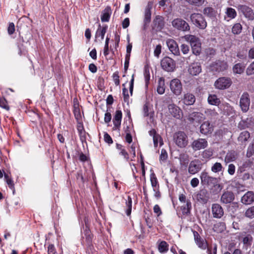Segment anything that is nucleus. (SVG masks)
<instances>
[{"label": "nucleus", "instance_id": "0e129e2a", "mask_svg": "<svg viewBox=\"0 0 254 254\" xmlns=\"http://www.w3.org/2000/svg\"><path fill=\"white\" fill-rule=\"evenodd\" d=\"M254 154V148L253 145H250L248 148L246 153V156L248 158L251 157Z\"/></svg>", "mask_w": 254, "mask_h": 254}, {"label": "nucleus", "instance_id": "c85d7f7f", "mask_svg": "<svg viewBox=\"0 0 254 254\" xmlns=\"http://www.w3.org/2000/svg\"><path fill=\"white\" fill-rule=\"evenodd\" d=\"M112 14V10L110 6H107L102 12L101 20L103 22H108Z\"/></svg>", "mask_w": 254, "mask_h": 254}, {"label": "nucleus", "instance_id": "6e6552de", "mask_svg": "<svg viewBox=\"0 0 254 254\" xmlns=\"http://www.w3.org/2000/svg\"><path fill=\"white\" fill-rule=\"evenodd\" d=\"M83 235L84 236L82 237L83 240L82 243L83 244L85 243L87 248L89 250H92L93 249V246L92 244L93 235L91 234V232L88 226H86L85 227Z\"/></svg>", "mask_w": 254, "mask_h": 254}, {"label": "nucleus", "instance_id": "3c124183", "mask_svg": "<svg viewBox=\"0 0 254 254\" xmlns=\"http://www.w3.org/2000/svg\"><path fill=\"white\" fill-rule=\"evenodd\" d=\"M186 1L190 5L198 7L202 5L204 2V0H186Z\"/></svg>", "mask_w": 254, "mask_h": 254}, {"label": "nucleus", "instance_id": "7c9ffc66", "mask_svg": "<svg viewBox=\"0 0 254 254\" xmlns=\"http://www.w3.org/2000/svg\"><path fill=\"white\" fill-rule=\"evenodd\" d=\"M108 28V25L106 24L103 25L102 26H101V24H99L97 30L96 32V37H100L101 40H103L104 38L105 34L107 32Z\"/></svg>", "mask_w": 254, "mask_h": 254}, {"label": "nucleus", "instance_id": "393cba45", "mask_svg": "<svg viewBox=\"0 0 254 254\" xmlns=\"http://www.w3.org/2000/svg\"><path fill=\"white\" fill-rule=\"evenodd\" d=\"M246 68V64L243 63H238L235 64L232 67V71L234 74H242Z\"/></svg>", "mask_w": 254, "mask_h": 254}, {"label": "nucleus", "instance_id": "cd10ccee", "mask_svg": "<svg viewBox=\"0 0 254 254\" xmlns=\"http://www.w3.org/2000/svg\"><path fill=\"white\" fill-rule=\"evenodd\" d=\"M153 23L157 30H161L165 25L164 18L160 15L156 16L153 20Z\"/></svg>", "mask_w": 254, "mask_h": 254}, {"label": "nucleus", "instance_id": "39448f33", "mask_svg": "<svg viewBox=\"0 0 254 254\" xmlns=\"http://www.w3.org/2000/svg\"><path fill=\"white\" fill-rule=\"evenodd\" d=\"M232 84V79L228 77H221L214 82V86L219 90H225L229 88Z\"/></svg>", "mask_w": 254, "mask_h": 254}, {"label": "nucleus", "instance_id": "5701e85b", "mask_svg": "<svg viewBox=\"0 0 254 254\" xmlns=\"http://www.w3.org/2000/svg\"><path fill=\"white\" fill-rule=\"evenodd\" d=\"M122 119V112L121 110H117L114 116L113 122L114 124L113 129H119L121 127Z\"/></svg>", "mask_w": 254, "mask_h": 254}, {"label": "nucleus", "instance_id": "dca6fc26", "mask_svg": "<svg viewBox=\"0 0 254 254\" xmlns=\"http://www.w3.org/2000/svg\"><path fill=\"white\" fill-rule=\"evenodd\" d=\"M205 119L204 115L198 112H193L188 116V120L192 123H200Z\"/></svg>", "mask_w": 254, "mask_h": 254}, {"label": "nucleus", "instance_id": "f03ea898", "mask_svg": "<svg viewBox=\"0 0 254 254\" xmlns=\"http://www.w3.org/2000/svg\"><path fill=\"white\" fill-rule=\"evenodd\" d=\"M187 41L190 43L192 53L199 55L201 51V43L198 38L192 35H187L185 36Z\"/></svg>", "mask_w": 254, "mask_h": 254}, {"label": "nucleus", "instance_id": "680f3d73", "mask_svg": "<svg viewBox=\"0 0 254 254\" xmlns=\"http://www.w3.org/2000/svg\"><path fill=\"white\" fill-rule=\"evenodd\" d=\"M181 51L184 55L188 54L190 51V47L188 45L182 44L180 47Z\"/></svg>", "mask_w": 254, "mask_h": 254}, {"label": "nucleus", "instance_id": "603ef678", "mask_svg": "<svg viewBox=\"0 0 254 254\" xmlns=\"http://www.w3.org/2000/svg\"><path fill=\"white\" fill-rule=\"evenodd\" d=\"M246 73L248 76L254 74V61L247 67Z\"/></svg>", "mask_w": 254, "mask_h": 254}, {"label": "nucleus", "instance_id": "bb28decb", "mask_svg": "<svg viewBox=\"0 0 254 254\" xmlns=\"http://www.w3.org/2000/svg\"><path fill=\"white\" fill-rule=\"evenodd\" d=\"M212 130V126L208 121L204 122L200 127V132L205 135L211 133Z\"/></svg>", "mask_w": 254, "mask_h": 254}, {"label": "nucleus", "instance_id": "a18cd8bd", "mask_svg": "<svg viewBox=\"0 0 254 254\" xmlns=\"http://www.w3.org/2000/svg\"><path fill=\"white\" fill-rule=\"evenodd\" d=\"M4 178L6 179V182L9 188L12 190L13 193H14L15 192V190L14 184L13 183V180L9 178L8 175L6 174H4Z\"/></svg>", "mask_w": 254, "mask_h": 254}, {"label": "nucleus", "instance_id": "0eeeda50", "mask_svg": "<svg viewBox=\"0 0 254 254\" xmlns=\"http://www.w3.org/2000/svg\"><path fill=\"white\" fill-rule=\"evenodd\" d=\"M162 68L168 72L173 71L176 67L175 62L171 58L165 57L161 61Z\"/></svg>", "mask_w": 254, "mask_h": 254}, {"label": "nucleus", "instance_id": "20e7f679", "mask_svg": "<svg viewBox=\"0 0 254 254\" xmlns=\"http://www.w3.org/2000/svg\"><path fill=\"white\" fill-rule=\"evenodd\" d=\"M173 139L180 148H185L188 144V137L184 131H179L174 133Z\"/></svg>", "mask_w": 254, "mask_h": 254}, {"label": "nucleus", "instance_id": "864d4df0", "mask_svg": "<svg viewBox=\"0 0 254 254\" xmlns=\"http://www.w3.org/2000/svg\"><path fill=\"white\" fill-rule=\"evenodd\" d=\"M123 95L124 97V102L126 103L127 105H128L129 97L128 95V90L126 87L123 88Z\"/></svg>", "mask_w": 254, "mask_h": 254}, {"label": "nucleus", "instance_id": "9d476101", "mask_svg": "<svg viewBox=\"0 0 254 254\" xmlns=\"http://www.w3.org/2000/svg\"><path fill=\"white\" fill-rule=\"evenodd\" d=\"M250 105V98L248 92H244L240 100V106L242 111L246 113L249 110Z\"/></svg>", "mask_w": 254, "mask_h": 254}, {"label": "nucleus", "instance_id": "c03bdc74", "mask_svg": "<svg viewBox=\"0 0 254 254\" xmlns=\"http://www.w3.org/2000/svg\"><path fill=\"white\" fill-rule=\"evenodd\" d=\"M245 217L250 219L254 218V205L249 207L245 212Z\"/></svg>", "mask_w": 254, "mask_h": 254}, {"label": "nucleus", "instance_id": "37998d69", "mask_svg": "<svg viewBox=\"0 0 254 254\" xmlns=\"http://www.w3.org/2000/svg\"><path fill=\"white\" fill-rule=\"evenodd\" d=\"M226 229V225L224 222H219L214 225V230L217 232H222Z\"/></svg>", "mask_w": 254, "mask_h": 254}, {"label": "nucleus", "instance_id": "a19ab883", "mask_svg": "<svg viewBox=\"0 0 254 254\" xmlns=\"http://www.w3.org/2000/svg\"><path fill=\"white\" fill-rule=\"evenodd\" d=\"M144 80L145 82V86L147 88L148 83L149 82L150 80V72H149V68L147 66H145L144 68Z\"/></svg>", "mask_w": 254, "mask_h": 254}, {"label": "nucleus", "instance_id": "b1692460", "mask_svg": "<svg viewBox=\"0 0 254 254\" xmlns=\"http://www.w3.org/2000/svg\"><path fill=\"white\" fill-rule=\"evenodd\" d=\"M152 8L151 5L148 3L145 8L144 11V16L143 19L144 28H145L151 21V11Z\"/></svg>", "mask_w": 254, "mask_h": 254}, {"label": "nucleus", "instance_id": "1a4fd4ad", "mask_svg": "<svg viewBox=\"0 0 254 254\" xmlns=\"http://www.w3.org/2000/svg\"><path fill=\"white\" fill-rule=\"evenodd\" d=\"M228 64L225 61L217 60L213 62L210 65V68L212 71L222 72L227 69Z\"/></svg>", "mask_w": 254, "mask_h": 254}, {"label": "nucleus", "instance_id": "4c0bfd02", "mask_svg": "<svg viewBox=\"0 0 254 254\" xmlns=\"http://www.w3.org/2000/svg\"><path fill=\"white\" fill-rule=\"evenodd\" d=\"M169 245L166 241H162L160 242L158 245V250L161 253H166L168 249Z\"/></svg>", "mask_w": 254, "mask_h": 254}, {"label": "nucleus", "instance_id": "4468645a", "mask_svg": "<svg viewBox=\"0 0 254 254\" xmlns=\"http://www.w3.org/2000/svg\"><path fill=\"white\" fill-rule=\"evenodd\" d=\"M238 8L249 20L254 19V12L249 6L246 5H239Z\"/></svg>", "mask_w": 254, "mask_h": 254}, {"label": "nucleus", "instance_id": "f257e3e1", "mask_svg": "<svg viewBox=\"0 0 254 254\" xmlns=\"http://www.w3.org/2000/svg\"><path fill=\"white\" fill-rule=\"evenodd\" d=\"M201 184L203 186L214 187L217 191H220L222 187L218 183V180L216 178L212 177L208 175L205 171H202L200 175Z\"/></svg>", "mask_w": 254, "mask_h": 254}, {"label": "nucleus", "instance_id": "13d9d810", "mask_svg": "<svg viewBox=\"0 0 254 254\" xmlns=\"http://www.w3.org/2000/svg\"><path fill=\"white\" fill-rule=\"evenodd\" d=\"M168 158V153L165 149H162L161 151L159 160L160 161L165 162Z\"/></svg>", "mask_w": 254, "mask_h": 254}, {"label": "nucleus", "instance_id": "412c9836", "mask_svg": "<svg viewBox=\"0 0 254 254\" xmlns=\"http://www.w3.org/2000/svg\"><path fill=\"white\" fill-rule=\"evenodd\" d=\"M188 71L191 75L195 76L198 75L201 71L200 64L197 62L192 63L189 67Z\"/></svg>", "mask_w": 254, "mask_h": 254}, {"label": "nucleus", "instance_id": "a878e982", "mask_svg": "<svg viewBox=\"0 0 254 254\" xmlns=\"http://www.w3.org/2000/svg\"><path fill=\"white\" fill-rule=\"evenodd\" d=\"M182 100L185 105H192L195 102V97L191 93H187L184 94Z\"/></svg>", "mask_w": 254, "mask_h": 254}, {"label": "nucleus", "instance_id": "e433bc0d", "mask_svg": "<svg viewBox=\"0 0 254 254\" xmlns=\"http://www.w3.org/2000/svg\"><path fill=\"white\" fill-rule=\"evenodd\" d=\"M250 137V133L248 131L242 132L238 137V140L242 143L246 142Z\"/></svg>", "mask_w": 254, "mask_h": 254}, {"label": "nucleus", "instance_id": "f3484780", "mask_svg": "<svg viewBox=\"0 0 254 254\" xmlns=\"http://www.w3.org/2000/svg\"><path fill=\"white\" fill-rule=\"evenodd\" d=\"M234 199V193L230 190H226L222 193L220 198V201L222 203L228 204L231 203Z\"/></svg>", "mask_w": 254, "mask_h": 254}, {"label": "nucleus", "instance_id": "72a5a7b5", "mask_svg": "<svg viewBox=\"0 0 254 254\" xmlns=\"http://www.w3.org/2000/svg\"><path fill=\"white\" fill-rule=\"evenodd\" d=\"M208 102L209 104L214 106H219L221 102L215 94H209L208 97Z\"/></svg>", "mask_w": 254, "mask_h": 254}, {"label": "nucleus", "instance_id": "49530a36", "mask_svg": "<svg viewBox=\"0 0 254 254\" xmlns=\"http://www.w3.org/2000/svg\"><path fill=\"white\" fill-rule=\"evenodd\" d=\"M143 113L144 117L149 116L150 119H153L154 114V112H152L150 113H149V108L147 104H144L143 106Z\"/></svg>", "mask_w": 254, "mask_h": 254}, {"label": "nucleus", "instance_id": "7ed1b4c3", "mask_svg": "<svg viewBox=\"0 0 254 254\" xmlns=\"http://www.w3.org/2000/svg\"><path fill=\"white\" fill-rule=\"evenodd\" d=\"M190 19L192 23L197 28L204 30L207 27V22L200 13H193L190 14Z\"/></svg>", "mask_w": 254, "mask_h": 254}, {"label": "nucleus", "instance_id": "ea45409f", "mask_svg": "<svg viewBox=\"0 0 254 254\" xmlns=\"http://www.w3.org/2000/svg\"><path fill=\"white\" fill-rule=\"evenodd\" d=\"M126 204L127 208L126 210V214L127 216H129L131 214L132 208V198L130 196H127V199L126 200Z\"/></svg>", "mask_w": 254, "mask_h": 254}, {"label": "nucleus", "instance_id": "69168bd1", "mask_svg": "<svg viewBox=\"0 0 254 254\" xmlns=\"http://www.w3.org/2000/svg\"><path fill=\"white\" fill-rule=\"evenodd\" d=\"M236 170L235 166L233 164H230L228 165V173L230 175H233L235 174Z\"/></svg>", "mask_w": 254, "mask_h": 254}, {"label": "nucleus", "instance_id": "774afa93", "mask_svg": "<svg viewBox=\"0 0 254 254\" xmlns=\"http://www.w3.org/2000/svg\"><path fill=\"white\" fill-rule=\"evenodd\" d=\"M56 250L53 244H50L48 247V254H56Z\"/></svg>", "mask_w": 254, "mask_h": 254}, {"label": "nucleus", "instance_id": "c9c22d12", "mask_svg": "<svg viewBox=\"0 0 254 254\" xmlns=\"http://www.w3.org/2000/svg\"><path fill=\"white\" fill-rule=\"evenodd\" d=\"M150 179L153 190L156 188H159V184L158 181L154 172L151 173L150 175Z\"/></svg>", "mask_w": 254, "mask_h": 254}, {"label": "nucleus", "instance_id": "09e8293b", "mask_svg": "<svg viewBox=\"0 0 254 254\" xmlns=\"http://www.w3.org/2000/svg\"><path fill=\"white\" fill-rule=\"evenodd\" d=\"M222 166L220 163L216 162L211 167V170L214 173H218L222 171Z\"/></svg>", "mask_w": 254, "mask_h": 254}, {"label": "nucleus", "instance_id": "8fccbe9b", "mask_svg": "<svg viewBox=\"0 0 254 254\" xmlns=\"http://www.w3.org/2000/svg\"><path fill=\"white\" fill-rule=\"evenodd\" d=\"M252 241H253V237L250 234H248L247 236H246L245 237H244L243 238V241H242L243 244L247 246H251V245L252 243Z\"/></svg>", "mask_w": 254, "mask_h": 254}, {"label": "nucleus", "instance_id": "e2e57ef3", "mask_svg": "<svg viewBox=\"0 0 254 254\" xmlns=\"http://www.w3.org/2000/svg\"><path fill=\"white\" fill-rule=\"evenodd\" d=\"M104 141L109 144H111L113 142L112 137L107 132H105L104 134Z\"/></svg>", "mask_w": 254, "mask_h": 254}, {"label": "nucleus", "instance_id": "4be33fe9", "mask_svg": "<svg viewBox=\"0 0 254 254\" xmlns=\"http://www.w3.org/2000/svg\"><path fill=\"white\" fill-rule=\"evenodd\" d=\"M241 201L245 205H249L254 201V192L252 191H247L241 198Z\"/></svg>", "mask_w": 254, "mask_h": 254}, {"label": "nucleus", "instance_id": "423d86ee", "mask_svg": "<svg viewBox=\"0 0 254 254\" xmlns=\"http://www.w3.org/2000/svg\"><path fill=\"white\" fill-rule=\"evenodd\" d=\"M172 25L174 28L181 31L186 32L190 30V27L188 23L180 18L174 19L172 21Z\"/></svg>", "mask_w": 254, "mask_h": 254}, {"label": "nucleus", "instance_id": "aec40b11", "mask_svg": "<svg viewBox=\"0 0 254 254\" xmlns=\"http://www.w3.org/2000/svg\"><path fill=\"white\" fill-rule=\"evenodd\" d=\"M209 198V194L206 190H200L196 195L197 200L202 204H206Z\"/></svg>", "mask_w": 254, "mask_h": 254}, {"label": "nucleus", "instance_id": "c756f323", "mask_svg": "<svg viewBox=\"0 0 254 254\" xmlns=\"http://www.w3.org/2000/svg\"><path fill=\"white\" fill-rule=\"evenodd\" d=\"M194 241L199 248L205 249L206 245L204 243V240L201 238L198 233L195 231H193Z\"/></svg>", "mask_w": 254, "mask_h": 254}, {"label": "nucleus", "instance_id": "2eb2a0df", "mask_svg": "<svg viewBox=\"0 0 254 254\" xmlns=\"http://www.w3.org/2000/svg\"><path fill=\"white\" fill-rule=\"evenodd\" d=\"M202 164L198 160H194L190 163L188 171L190 174L194 175L201 169Z\"/></svg>", "mask_w": 254, "mask_h": 254}, {"label": "nucleus", "instance_id": "6e6d98bb", "mask_svg": "<svg viewBox=\"0 0 254 254\" xmlns=\"http://www.w3.org/2000/svg\"><path fill=\"white\" fill-rule=\"evenodd\" d=\"M238 127L240 130L245 129L249 127V124L246 120H241L239 123Z\"/></svg>", "mask_w": 254, "mask_h": 254}, {"label": "nucleus", "instance_id": "f704fd0d", "mask_svg": "<svg viewBox=\"0 0 254 254\" xmlns=\"http://www.w3.org/2000/svg\"><path fill=\"white\" fill-rule=\"evenodd\" d=\"M165 80L162 77L159 79L157 87V92L159 94H163L165 92Z\"/></svg>", "mask_w": 254, "mask_h": 254}, {"label": "nucleus", "instance_id": "2f4dec72", "mask_svg": "<svg viewBox=\"0 0 254 254\" xmlns=\"http://www.w3.org/2000/svg\"><path fill=\"white\" fill-rule=\"evenodd\" d=\"M236 159L237 153L234 150H231L227 153L224 160L226 163H228L235 161Z\"/></svg>", "mask_w": 254, "mask_h": 254}, {"label": "nucleus", "instance_id": "9b49d317", "mask_svg": "<svg viewBox=\"0 0 254 254\" xmlns=\"http://www.w3.org/2000/svg\"><path fill=\"white\" fill-rule=\"evenodd\" d=\"M170 88L171 91L177 96L180 95L183 90L182 83L178 78H175L171 80Z\"/></svg>", "mask_w": 254, "mask_h": 254}, {"label": "nucleus", "instance_id": "79ce46f5", "mask_svg": "<svg viewBox=\"0 0 254 254\" xmlns=\"http://www.w3.org/2000/svg\"><path fill=\"white\" fill-rule=\"evenodd\" d=\"M226 14L230 19H234L237 16V12L235 9L228 7L226 9Z\"/></svg>", "mask_w": 254, "mask_h": 254}, {"label": "nucleus", "instance_id": "bf43d9fd", "mask_svg": "<svg viewBox=\"0 0 254 254\" xmlns=\"http://www.w3.org/2000/svg\"><path fill=\"white\" fill-rule=\"evenodd\" d=\"M237 57L240 60H246L247 58V53L244 51H239L237 52L236 55Z\"/></svg>", "mask_w": 254, "mask_h": 254}, {"label": "nucleus", "instance_id": "f8f14e48", "mask_svg": "<svg viewBox=\"0 0 254 254\" xmlns=\"http://www.w3.org/2000/svg\"><path fill=\"white\" fill-rule=\"evenodd\" d=\"M168 110L169 113L175 118L181 119L183 116V113L181 109L175 104H169Z\"/></svg>", "mask_w": 254, "mask_h": 254}, {"label": "nucleus", "instance_id": "338daca9", "mask_svg": "<svg viewBox=\"0 0 254 254\" xmlns=\"http://www.w3.org/2000/svg\"><path fill=\"white\" fill-rule=\"evenodd\" d=\"M76 178L77 180L81 181L82 183L84 182V179L83 176L82 171L81 170H79L77 172Z\"/></svg>", "mask_w": 254, "mask_h": 254}, {"label": "nucleus", "instance_id": "58836bf2", "mask_svg": "<svg viewBox=\"0 0 254 254\" xmlns=\"http://www.w3.org/2000/svg\"><path fill=\"white\" fill-rule=\"evenodd\" d=\"M191 209V203L190 200H187L186 204L182 208V212L184 214L188 215L190 213Z\"/></svg>", "mask_w": 254, "mask_h": 254}, {"label": "nucleus", "instance_id": "473e14b6", "mask_svg": "<svg viewBox=\"0 0 254 254\" xmlns=\"http://www.w3.org/2000/svg\"><path fill=\"white\" fill-rule=\"evenodd\" d=\"M203 13L209 18H213L216 16V12L212 7H206L203 9Z\"/></svg>", "mask_w": 254, "mask_h": 254}, {"label": "nucleus", "instance_id": "de8ad7c7", "mask_svg": "<svg viewBox=\"0 0 254 254\" xmlns=\"http://www.w3.org/2000/svg\"><path fill=\"white\" fill-rule=\"evenodd\" d=\"M242 29V26L240 23H236L234 25L232 28V32L234 34H240Z\"/></svg>", "mask_w": 254, "mask_h": 254}, {"label": "nucleus", "instance_id": "a211bd4d", "mask_svg": "<svg viewBox=\"0 0 254 254\" xmlns=\"http://www.w3.org/2000/svg\"><path fill=\"white\" fill-rule=\"evenodd\" d=\"M167 45L171 53L175 56H179L180 51L177 42L173 39H168L167 41Z\"/></svg>", "mask_w": 254, "mask_h": 254}, {"label": "nucleus", "instance_id": "052dcab7", "mask_svg": "<svg viewBox=\"0 0 254 254\" xmlns=\"http://www.w3.org/2000/svg\"><path fill=\"white\" fill-rule=\"evenodd\" d=\"M125 131L126 132V140L127 143H130L132 141V138L129 130V127L128 126H127Z\"/></svg>", "mask_w": 254, "mask_h": 254}, {"label": "nucleus", "instance_id": "6ab92c4d", "mask_svg": "<svg viewBox=\"0 0 254 254\" xmlns=\"http://www.w3.org/2000/svg\"><path fill=\"white\" fill-rule=\"evenodd\" d=\"M212 213L213 217L215 218H221L224 215V210L222 207L218 203H214L212 205Z\"/></svg>", "mask_w": 254, "mask_h": 254}, {"label": "nucleus", "instance_id": "5fc2aeb1", "mask_svg": "<svg viewBox=\"0 0 254 254\" xmlns=\"http://www.w3.org/2000/svg\"><path fill=\"white\" fill-rule=\"evenodd\" d=\"M0 107L6 110H9V107L8 105L7 102L4 98H2L0 96Z\"/></svg>", "mask_w": 254, "mask_h": 254}, {"label": "nucleus", "instance_id": "ddd939ff", "mask_svg": "<svg viewBox=\"0 0 254 254\" xmlns=\"http://www.w3.org/2000/svg\"><path fill=\"white\" fill-rule=\"evenodd\" d=\"M207 145V141L204 138H198L194 140L191 144L192 148L194 151L204 149Z\"/></svg>", "mask_w": 254, "mask_h": 254}, {"label": "nucleus", "instance_id": "4d7b16f0", "mask_svg": "<svg viewBox=\"0 0 254 254\" xmlns=\"http://www.w3.org/2000/svg\"><path fill=\"white\" fill-rule=\"evenodd\" d=\"M213 155V152L209 149H206L203 151L202 153V157L204 159H207L210 158Z\"/></svg>", "mask_w": 254, "mask_h": 254}]
</instances>
